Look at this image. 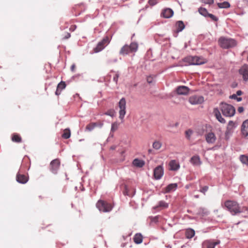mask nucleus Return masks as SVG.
Returning a JSON list of instances; mask_svg holds the SVG:
<instances>
[{
  "label": "nucleus",
  "instance_id": "f257e3e1",
  "mask_svg": "<svg viewBox=\"0 0 248 248\" xmlns=\"http://www.w3.org/2000/svg\"><path fill=\"white\" fill-rule=\"evenodd\" d=\"M224 206L232 215H236L245 212H248V207H241L238 203L234 201L227 200L224 202Z\"/></svg>",
  "mask_w": 248,
  "mask_h": 248
},
{
  "label": "nucleus",
  "instance_id": "f03ea898",
  "mask_svg": "<svg viewBox=\"0 0 248 248\" xmlns=\"http://www.w3.org/2000/svg\"><path fill=\"white\" fill-rule=\"evenodd\" d=\"M218 42L219 46L223 49L233 47L237 45V42L235 40L225 37H220Z\"/></svg>",
  "mask_w": 248,
  "mask_h": 248
},
{
  "label": "nucleus",
  "instance_id": "7ed1b4c3",
  "mask_svg": "<svg viewBox=\"0 0 248 248\" xmlns=\"http://www.w3.org/2000/svg\"><path fill=\"white\" fill-rule=\"evenodd\" d=\"M138 48V45L136 43H131L129 46L125 45L121 49L119 54L121 55H128L130 53L137 51Z\"/></svg>",
  "mask_w": 248,
  "mask_h": 248
},
{
  "label": "nucleus",
  "instance_id": "20e7f679",
  "mask_svg": "<svg viewBox=\"0 0 248 248\" xmlns=\"http://www.w3.org/2000/svg\"><path fill=\"white\" fill-rule=\"evenodd\" d=\"M220 109L223 115L226 117H232L235 112V109L232 106L224 103L220 104Z\"/></svg>",
  "mask_w": 248,
  "mask_h": 248
},
{
  "label": "nucleus",
  "instance_id": "39448f33",
  "mask_svg": "<svg viewBox=\"0 0 248 248\" xmlns=\"http://www.w3.org/2000/svg\"><path fill=\"white\" fill-rule=\"evenodd\" d=\"M96 206L100 211L103 212H109L113 208V206L110 203L101 200L97 202Z\"/></svg>",
  "mask_w": 248,
  "mask_h": 248
},
{
  "label": "nucleus",
  "instance_id": "423d86ee",
  "mask_svg": "<svg viewBox=\"0 0 248 248\" xmlns=\"http://www.w3.org/2000/svg\"><path fill=\"white\" fill-rule=\"evenodd\" d=\"M184 60L190 65H200L206 62L205 59L197 56H188L185 58Z\"/></svg>",
  "mask_w": 248,
  "mask_h": 248
},
{
  "label": "nucleus",
  "instance_id": "0eeeda50",
  "mask_svg": "<svg viewBox=\"0 0 248 248\" xmlns=\"http://www.w3.org/2000/svg\"><path fill=\"white\" fill-rule=\"evenodd\" d=\"M119 118L123 120L126 113V100L124 98L120 99L118 103Z\"/></svg>",
  "mask_w": 248,
  "mask_h": 248
},
{
  "label": "nucleus",
  "instance_id": "6e6552de",
  "mask_svg": "<svg viewBox=\"0 0 248 248\" xmlns=\"http://www.w3.org/2000/svg\"><path fill=\"white\" fill-rule=\"evenodd\" d=\"M109 37L106 36L98 43L97 46L93 49L94 52L97 53L101 51L109 43Z\"/></svg>",
  "mask_w": 248,
  "mask_h": 248
},
{
  "label": "nucleus",
  "instance_id": "1a4fd4ad",
  "mask_svg": "<svg viewBox=\"0 0 248 248\" xmlns=\"http://www.w3.org/2000/svg\"><path fill=\"white\" fill-rule=\"evenodd\" d=\"M188 102L191 105L201 104L204 102V97L201 95H193L189 97Z\"/></svg>",
  "mask_w": 248,
  "mask_h": 248
},
{
  "label": "nucleus",
  "instance_id": "9d476101",
  "mask_svg": "<svg viewBox=\"0 0 248 248\" xmlns=\"http://www.w3.org/2000/svg\"><path fill=\"white\" fill-rule=\"evenodd\" d=\"M61 162L60 159H55L53 160L50 163V170L54 174H56L60 168Z\"/></svg>",
  "mask_w": 248,
  "mask_h": 248
},
{
  "label": "nucleus",
  "instance_id": "9b49d317",
  "mask_svg": "<svg viewBox=\"0 0 248 248\" xmlns=\"http://www.w3.org/2000/svg\"><path fill=\"white\" fill-rule=\"evenodd\" d=\"M239 74L242 76L245 82L248 81V65L244 64L239 70Z\"/></svg>",
  "mask_w": 248,
  "mask_h": 248
},
{
  "label": "nucleus",
  "instance_id": "f8f14e48",
  "mask_svg": "<svg viewBox=\"0 0 248 248\" xmlns=\"http://www.w3.org/2000/svg\"><path fill=\"white\" fill-rule=\"evenodd\" d=\"M219 243L218 240H207L202 243V248H215V246Z\"/></svg>",
  "mask_w": 248,
  "mask_h": 248
},
{
  "label": "nucleus",
  "instance_id": "ddd939ff",
  "mask_svg": "<svg viewBox=\"0 0 248 248\" xmlns=\"http://www.w3.org/2000/svg\"><path fill=\"white\" fill-rule=\"evenodd\" d=\"M164 174V169L162 166L156 167L154 172V175L155 179H160Z\"/></svg>",
  "mask_w": 248,
  "mask_h": 248
},
{
  "label": "nucleus",
  "instance_id": "4468645a",
  "mask_svg": "<svg viewBox=\"0 0 248 248\" xmlns=\"http://www.w3.org/2000/svg\"><path fill=\"white\" fill-rule=\"evenodd\" d=\"M169 170L172 171H177L180 168V165L179 163L176 160H171L168 164Z\"/></svg>",
  "mask_w": 248,
  "mask_h": 248
},
{
  "label": "nucleus",
  "instance_id": "2eb2a0df",
  "mask_svg": "<svg viewBox=\"0 0 248 248\" xmlns=\"http://www.w3.org/2000/svg\"><path fill=\"white\" fill-rule=\"evenodd\" d=\"M16 180L18 183L24 184L28 181L29 176L27 175L18 172L16 176Z\"/></svg>",
  "mask_w": 248,
  "mask_h": 248
},
{
  "label": "nucleus",
  "instance_id": "dca6fc26",
  "mask_svg": "<svg viewBox=\"0 0 248 248\" xmlns=\"http://www.w3.org/2000/svg\"><path fill=\"white\" fill-rule=\"evenodd\" d=\"M205 137L206 141L209 144H213L215 143L217 139L215 134L212 132L206 134Z\"/></svg>",
  "mask_w": 248,
  "mask_h": 248
},
{
  "label": "nucleus",
  "instance_id": "f3484780",
  "mask_svg": "<svg viewBox=\"0 0 248 248\" xmlns=\"http://www.w3.org/2000/svg\"><path fill=\"white\" fill-rule=\"evenodd\" d=\"M176 91L179 95H187L189 92V89L185 86H180L176 88Z\"/></svg>",
  "mask_w": 248,
  "mask_h": 248
},
{
  "label": "nucleus",
  "instance_id": "a211bd4d",
  "mask_svg": "<svg viewBox=\"0 0 248 248\" xmlns=\"http://www.w3.org/2000/svg\"><path fill=\"white\" fill-rule=\"evenodd\" d=\"M241 131L243 135L245 137L248 138V120L243 122Z\"/></svg>",
  "mask_w": 248,
  "mask_h": 248
},
{
  "label": "nucleus",
  "instance_id": "6ab92c4d",
  "mask_svg": "<svg viewBox=\"0 0 248 248\" xmlns=\"http://www.w3.org/2000/svg\"><path fill=\"white\" fill-rule=\"evenodd\" d=\"M161 15L165 18H170L173 16V11L170 8H167L163 11Z\"/></svg>",
  "mask_w": 248,
  "mask_h": 248
},
{
  "label": "nucleus",
  "instance_id": "aec40b11",
  "mask_svg": "<svg viewBox=\"0 0 248 248\" xmlns=\"http://www.w3.org/2000/svg\"><path fill=\"white\" fill-rule=\"evenodd\" d=\"M213 112L216 118L219 122L222 124H224L225 123V119L222 117L221 114L217 108H215Z\"/></svg>",
  "mask_w": 248,
  "mask_h": 248
},
{
  "label": "nucleus",
  "instance_id": "412c9836",
  "mask_svg": "<svg viewBox=\"0 0 248 248\" xmlns=\"http://www.w3.org/2000/svg\"><path fill=\"white\" fill-rule=\"evenodd\" d=\"M190 162L194 165L200 166L202 162L198 155H194L190 159Z\"/></svg>",
  "mask_w": 248,
  "mask_h": 248
},
{
  "label": "nucleus",
  "instance_id": "4be33fe9",
  "mask_svg": "<svg viewBox=\"0 0 248 248\" xmlns=\"http://www.w3.org/2000/svg\"><path fill=\"white\" fill-rule=\"evenodd\" d=\"M176 31L179 32L182 31L185 28V25L182 21H178L175 24Z\"/></svg>",
  "mask_w": 248,
  "mask_h": 248
},
{
  "label": "nucleus",
  "instance_id": "5701e85b",
  "mask_svg": "<svg viewBox=\"0 0 248 248\" xmlns=\"http://www.w3.org/2000/svg\"><path fill=\"white\" fill-rule=\"evenodd\" d=\"M66 87V84L64 81H61L58 84L57 90L55 92V94L59 95L61 94V92H59V90H62Z\"/></svg>",
  "mask_w": 248,
  "mask_h": 248
},
{
  "label": "nucleus",
  "instance_id": "b1692460",
  "mask_svg": "<svg viewBox=\"0 0 248 248\" xmlns=\"http://www.w3.org/2000/svg\"><path fill=\"white\" fill-rule=\"evenodd\" d=\"M177 187V184H170L169 185L165 188V193H169L174 190Z\"/></svg>",
  "mask_w": 248,
  "mask_h": 248
},
{
  "label": "nucleus",
  "instance_id": "393cba45",
  "mask_svg": "<svg viewBox=\"0 0 248 248\" xmlns=\"http://www.w3.org/2000/svg\"><path fill=\"white\" fill-rule=\"evenodd\" d=\"M11 140L13 142L20 143L22 141L20 136L17 133H14L12 135Z\"/></svg>",
  "mask_w": 248,
  "mask_h": 248
},
{
  "label": "nucleus",
  "instance_id": "a878e982",
  "mask_svg": "<svg viewBox=\"0 0 248 248\" xmlns=\"http://www.w3.org/2000/svg\"><path fill=\"white\" fill-rule=\"evenodd\" d=\"M144 162L140 159L136 158L133 161V164L134 166L141 168L144 165Z\"/></svg>",
  "mask_w": 248,
  "mask_h": 248
},
{
  "label": "nucleus",
  "instance_id": "bb28decb",
  "mask_svg": "<svg viewBox=\"0 0 248 248\" xmlns=\"http://www.w3.org/2000/svg\"><path fill=\"white\" fill-rule=\"evenodd\" d=\"M168 204L164 201H160L158 202V205L154 207V209H157L158 208H160L161 209H166L168 207Z\"/></svg>",
  "mask_w": 248,
  "mask_h": 248
},
{
  "label": "nucleus",
  "instance_id": "cd10ccee",
  "mask_svg": "<svg viewBox=\"0 0 248 248\" xmlns=\"http://www.w3.org/2000/svg\"><path fill=\"white\" fill-rule=\"evenodd\" d=\"M134 242L136 244H140L142 242L143 237L140 233H136L134 238Z\"/></svg>",
  "mask_w": 248,
  "mask_h": 248
},
{
  "label": "nucleus",
  "instance_id": "c85d7f7f",
  "mask_svg": "<svg viewBox=\"0 0 248 248\" xmlns=\"http://www.w3.org/2000/svg\"><path fill=\"white\" fill-rule=\"evenodd\" d=\"M185 235H186V237L187 238H188V239L191 238L195 235V231L194 230H193L192 229H187L186 231Z\"/></svg>",
  "mask_w": 248,
  "mask_h": 248
},
{
  "label": "nucleus",
  "instance_id": "c756f323",
  "mask_svg": "<svg viewBox=\"0 0 248 248\" xmlns=\"http://www.w3.org/2000/svg\"><path fill=\"white\" fill-rule=\"evenodd\" d=\"M71 136V132L69 129H65L63 131V133L62 135V137L65 139H69Z\"/></svg>",
  "mask_w": 248,
  "mask_h": 248
},
{
  "label": "nucleus",
  "instance_id": "7c9ffc66",
  "mask_svg": "<svg viewBox=\"0 0 248 248\" xmlns=\"http://www.w3.org/2000/svg\"><path fill=\"white\" fill-rule=\"evenodd\" d=\"M217 6L219 8H228L230 7V4L227 1L218 3Z\"/></svg>",
  "mask_w": 248,
  "mask_h": 248
},
{
  "label": "nucleus",
  "instance_id": "2f4dec72",
  "mask_svg": "<svg viewBox=\"0 0 248 248\" xmlns=\"http://www.w3.org/2000/svg\"><path fill=\"white\" fill-rule=\"evenodd\" d=\"M162 147V143L158 140L155 141L153 143V148L155 150H159Z\"/></svg>",
  "mask_w": 248,
  "mask_h": 248
},
{
  "label": "nucleus",
  "instance_id": "473e14b6",
  "mask_svg": "<svg viewBox=\"0 0 248 248\" xmlns=\"http://www.w3.org/2000/svg\"><path fill=\"white\" fill-rule=\"evenodd\" d=\"M198 11L201 15L205 17H207L209 14L207 10L204 8L200 7Z\"/></svg>",
  "mask_w": 248,
  "mask_h": 248
},
{
  "label": "nucleus",
  "instance_id": "72a5a7b5",
  "mask_svg": "<svg viewBox=\"0 0 248 248\" xmlns=\"http://www.w3.org/2000/svg\"><path fill=\"white\" fill-rule=\"evenodd\" d=\"M119 123L117 122H114L111 124V132H114L116 131L119 127Z\"/></svg>",
  "mask_w": 248,
  "mask_h": 248
},
{
  "label": "nucleus",
  "instance_id": "f704fd0d",
  "mask_svg": "<svg viewBox=\"0 0 248 248\" xmlns=\"http://www.w3.org/2000/svg\"><path fill=\"white\" fill-rule=\"evenodd\" d=\"M95 124H94V123H91L86 126V130L88 131H91L93 130L95 127Z\"/></svg>",
  "mask_w": 248,
  "mask_h": 248
},
{
  "label": "nucleus",
  "instance_id": "c9c22d12",
  "mask_svg": "<svg viewBox=\"0 0 248 248\" xmlns=\"http://www.w3.org/2000/svg\"><path fill=\"white\" fill-rule=\"evenodd\" d=\"M240 160L243 164L248 165V156L242 155L240 156Z\"/></svg>",
  "mask_w": 248,
  "mask_h": 248
},
{
  "label": "nucleus",
  "instance_id": "e433bc0d",
  "mask_svg": "<svg viewBox=\"0 0 248 248\" xmlns=\"http://www.w3.org/2000/svg\"><path fill=\"white\" fill-rule=\"evenodd\" d=\"M123 194L124 195H127L129 196H132V194L130 193L127 186L126 185L124 186V190H123Z\"/></svg>",
  "mask_w": 248,
  "mask_h": 248
},
{
  "label": "nucleus",
  "instance_id": "4c0bfd02",
  "mask_svg": "<svg viewBox=\"0 0 248 248\" xmlns=\"http://www.w3.org/2000/svg\"><path fill=\"white\" fill-rule=\"evenodd\" d=\"M193 133V131L191 129H188L185 132L186 137L189 140L191 135Z\"/></svg>",
  "mask_w": 248,
  "mask_h": 248
},
{
  "label": "nucleus",
  "instance_id": "58836bf2",
  "mask_svg": "<svg viewBox=\"0 0 248 248\" xmlns=\"http://www.w3.org/2000/svg\"><path fill=\"white\" fill-rule=\"evenodd\" d=\"M230 98L236 100L238 102L242 101V98L240 97H237V94H233L230 96Z\"/></svg>",
  "mask_w": 248,
  "mask_h": 248
},
{
  "label": "nucleus",
  "instance_id": "ea45409f",
  "mask_svg": "<svg viewBox=\"0 0 248 248\" xmlns=\"http://www.w3.org/2000/svg\"><path fill=\"white\" fill-rule=\"evenodd\" d=\"M155 77L153 76H149L147 77V81L149 83H152L154 81Z\"/></svg>",
  "mask_w": 248,
  "mask_h": 248
},
{
  "label": "nucleus",
  "instance_id": "a19ab883",
  "mask_svg": "<svg viewBox=\"0 0 248 248\" xmlns=\"http://www.w3.org/2000/svg\"><path fill=\"white\" fill-rule=\"evenodd\" d=\"M208 186H204L201 188L200 191L201 192L205 194L206 192L208 190Z\"/></svg>",
  "mask_w": 248,
  "mask_h": 248
},
{
  "label": "nucleus",
  "instance_id": "79ce46f5",
  "mask_svg": "<svg viewBox=\"0 0 248 248\" xmlns=\"http://www.w3.org/2000/svg\"><path fill=\"white\" fill-rule=\"evenodd\" d=\"M95 124V127H101L103 125V123L100 121H98L97 122L94 123Z\"/></svg>",
  "mask_w": 248,
  "mask_h": 248
},
{
  "label": "nucleus",
  "instance_id": "37998d69",
  "mask_svg": "<svg viewBox=\"0 0 248 248\" xmlns=\"http://www.w3.org/2000/svg\"><path fill=\"white\" fill-rule=\"evenodd\" d=\"M208 17H209L210 18H211V19L214 21H217L218 20V18L216 16H215L214 15L211 14H209L208 15Z\"/></svg>",
  "mask_w": 248,
  "mask_h": 248
},
{
  "label": "nucleus",
  "instance_id": "c03bdc74",
  "mask_svg": "<svg viewBox=\"0 0 248 248\" xmlns=\"http://www.w3.org/2000/svg\"><path fill=\"white\" fill-rule=\"evenodd\" d=\"M205 4H212L214 3V0H202Z\"/></svg>",
  "mask_w": 248,
  "mask_h": 248
},
{
  "label": "nucleus",
  "instance_id": "a18cd8bd",
  "mask_svg": "<svg viewBox=\"0 0 248 248\" xmlns=\"http://www.w3.org/2000/svg\"><path fill=\"white\" fill-rule=\"evenodd\" d=\"M71 36L70 33L69 32H66L65 34L62 37V39H67L69 38Z\"/></svg>",
  "mask_w": 248,
  "mask_h": 248
},
{
  "label": "nucleus",
  "instance_id": "49530a36",
  "mask_svg": "<svg viewBox=\"0 0 248 248\" xmlns=\"http://www.w3.org/2000/svg\"><path fill=\"white\" fill-rule=\"evenodd\" d=\"M148 2L151 5H155L157 3V0H149Z\"/></svg>",
  "mask_w": 248,
  "mask_h": 248
},
{
  "label": "nucleus",
  "instance_id": "de8ad7c7",
  "mask_svg": "<svg viewBox=\"0 0 248 248\" xmlns=\"http://www.w3.org/2000/svg\"><path fill=\"white\" fill-rule=\"evenodd\" d=\"M118 78H119V75L118 74H115V76L113 77V81L116 83L118 81Z\"/></svg>",
  "mask_w": 248,
  "mask_h": 248
},
{
  "label": "nucleus",
  "instance_id": "09e8293b",
  "mask_svg": "<svg viewBox=\"0 0 248 248\" xmlns=\"http://www.w3.org/2000/svg\"><path fill=\"white\" fill-rule=\"evenodd\" d=\"M234 125V124L232 121H230L228 125V129H229L230 127H233Z\"/></svg>",
  "mask_w": 248,
  "mask_h": 248
},
{
  "label": "nucleus",
  "instance_id": "8fccbe9b",
  "mask_svg": "<svg viewBox=\"0 0 248 248\" xmlns=\"http://www.w3.org/2000/svg\"><path fill=\"white\" fill-rule=\"evenodd\" d=\"M77 28V26L76 25H72L70 28H69V30L71 31H74Z\"/></svg>",
  "mask_w": 248,
  "mask_h": 248
},
{
  "label": "nucleus",
  "instance_id": "3c124183",
  "mask_svg": "<svg viewBox=\"0 0 248 248\" xmlns=\"http://www.w3.org/2000/svg\"><path fill=\"white\" fill-rule=\"evenodd\" d=\"M238 111L239 112V113H242L244 111V108L243 107H239L238 108V109H237Z\"/></svg>",
  "mask_w": 248,
  "mask_h": 248
},
{
  "label": "nucleus",
  "instance_id": "603ef678",
  "mask_svg": "<svg viewBox=\"0 0 248 248\" xmlns=\"http://www.w3.org/2000/svg\"><path fill=\"white\" fill-rule=\"evenodd\" d=\"M106 115H109L110 116H113V111H109L106 113Z\"/></svg>",
  "mask_w": 248,
  "mask_h": 248
},
{
  "label": "nucleus",
  "instance_id": "864d4df0",
  "mask_svg": "<svg viewBox=\"0 0 248 248\" xmlns=\"http://www.w3.org/2000/svg\"><path fill=\"white\" fill-rule=\"evenodd\" d=\"M76 69V65L75 64H73L71 66V70L72 72H75Z\"/></svg>",
  "mask_w": 248,
  "mask_h": 248
},
{
  "label": "nucleus",
  "instance_id": "5fc2aeb1",
  "mask_svg": "<svg viewBox=\"0 0 248 248\" xmlns=\"http://www.w3.org/2000/svg\"><path fill=\"white\" fill-rule=\"evenodd\" d=\"M243 93V92L240 91V90H238L236 92V93L235 94H237V96H240V95H241Z\"/></svg>",
  "mask_w": 248,
  "mask_h": 248
},
{
  "label": "nucleus",
  "instance_id": "6e6d98bb",
  "mask_svg": "<svg viewBox=\"0 0 248 248\" xmlns=\"http://www.w3.org/2000/svg\"><path fill=\"white\" fill-rule=\"evenodd\" d=\"M115 148H116V146H111V147H110V149H111V150H114V149H115Z\"/></svg>",
  "mask_w": 248,
  "mask_h": 248
},
{
  "label": "nucleus",
  "instance_id": "4d7b16f0",
  "mask_svg": "<svg viewBox=\"0 0 248 248\" xmlns=\"http://www.w3.org/2000/svg\"><path fill=\"white\" fill-rule=\"evenodd\" d=\"M125 153V151H122L121 152V154L122 155L123 154H124V153Z\"/></svg>",
  "mask_w": 248,
  "mask_h": 248
},
{
  "label": "nucleus",
  "instance_id": "13d9d810",
  "mask_svg": "<svg viewBox=\"0 0 248 248\" xmlns=\"http://www.w3.org/2000/svg\"><path fill=\"white\" fill-rule=\"evenodd\" d=\"M152 149H149V150H148V153H152Z\"/></svg>",
  "mask_w": 248,
  "mask_h": 248
},
{
  "label": "nucleus",
  "instance_id": "bf43d9fd",
  "mask_svg": "<svg viewBox=\"0 0 248 248\" xmlns=\"http://www.w3.org/2000/svg\"><path fill=\"white\" fill-rule=\"evenodd\" d=\"M195 197L196 198H199V196H198V195H196V196H195Z\"/></svg>",
  "mask_w": 248,
  "mask_h": 248
},
{
  "label": "nucleus",
  "instance_id": "052dcab7",
  "mask_svg": "<svg viewBox=\"0 0 248 248\" xmlns=\"http://www.w3.org/2000/svg\"><path fill=\"white\" fill-rule=\"evenodd\" d=\"M62 90H59V92H61Z\"/></svg>",
  "mask_w": 248,
  "mask_h": 248
}]
</instances>
